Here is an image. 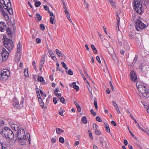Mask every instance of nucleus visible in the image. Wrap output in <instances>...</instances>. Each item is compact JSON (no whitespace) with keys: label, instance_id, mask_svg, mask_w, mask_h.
Instances as JSON below:
<instances>
[{"label":"nucleus","instance_id":"f257e3e1","mask_svg":"<svg viewBox=\"0 0 149 149\" xmlns=\"http://www.w3.org/2000/svg\"><path fill=\"white\" fill-rule=\"evenodd\" d=\"M3 136L6 139L11 140L14 137V135L13 131L7 127H5L3 128L0 132Z\"/></svg>","mask_w":149,"mask_h":149},{"label":"nucleus","instance_id":"f03ea898","mask_svg":"<svg viewBox=\"0 0 149 149\" xmlns=\"http://www.w3.org/2000/svg\"><path fill=\"white\" fill-rule=\"evenodd\" d=\"M148 87L143 84L138 85L137 89L142 94L143 96L147 98L149 97V89Z\"/></svg>","mask_w":149,"mask_h":149},{"label":"nucleus","instance_id":"7ed1b4c3","mask_svg":"<svg viewBox=\"0 0 149 149\" xmlns=\"http://www.w3.org/2000/svg\"><path fill=\"white\" fill-rule=\"evenodd\" d=\"M133 5V8L137 13L139 14L141 13L142 6L140 0H134Z\"/></svg>","mask_w":149,"mask_h":149},{"label":"nucleus","instance_id":"20e7f679","mask_svg":"<svg viewBox=\"0 0 149 149\" xmlns=\"http://www.w3.org/2000/svg\"><path fill=\"white\" fill-rule=\"evenodd\" d=\"M17 137L18 139L22 138L23 137L24 138L27 137L28 138L29 144H31V138L30 135L29 133H27L26 135L25 133V132L23 129H19L17 130V132L16 134Z\"/></svg>","mask_w":149,"mask_h":149},{"label":"nucleus","instance_id":"39448f33","mask_svg":"<svg viewBox=\"0 0 149 149\" xmlns=\"http://www.w3.org/2000/svg\"><path fill=\"white\" fill-rule=\"evenodd\" d=\"M135 25L136 30L138 31H140L139 29L141 30L143 29L147 26L139 19H136L135 22Z\"/></svg>","mask_w":149,"mask_h":149},{"label":"nucleus","instance_id":"423d86ee","mask_svg":"<svg viewBox=\"0 0 149 149\" xmlns=\"http://www.w3.org/2000/svg\"><path fill=\"white\" fill-rule=\"evenodd\" d=\"M10 75L9 70L7 69H4L2 70L0 74V79L3 81H6Z\"/></svg>","mask_w":149,"mask_h":149},{"label":"nucleus","instance_id":"0eeeda50","mask_svg":"<svg viewBox=\"0 0 149 149\" xmlns=\"http://www.w3.org/2000/svg\"><path fill=\"white\" fill-rule=\"evenodd\" d=\"M3 45L4 47L8 49L9 52L13 49L14 47V44L12 40L10 39L7 40H5L3 41Z\"/></svg>","mask_w":149,"mask_h":149},{"label":"nucleus","instance_id":"6e6552de","mask_svg":"<svg viewBox=\"0 0 149 149\" xmlns=\"http://www.w3.org/2000/svg\"><path fill=\"white\" fill-rule=\"evenodd\" d=\"M9 53L6 51V50L3 48L2 49V51L1 53V57L2 58V62H3L6 61L8 56H9Z\"/></svg>","mask_w":149,"mask_h":149},{"label":"nucleus","instance_id":"1a4fd4ad","mask_svg":"<svg viewBox=\"0 0 149 149\" xmlns=\"http://www.w3.org/2000/svg\"><path fill=\"white\" fill-rule=\"evenodd\" d=\"M99 139L101 147H102L104 149H107L108 146L107 145L106 141H104L103 137H99Z\"/></svg>","mask_w":149,"mask_h":149},{"label":"nucleus","instance_id":"9d476101","mask_svg":"<svg viewBox=\"0 0 149 149\" xmlns=\"http://www.w3.org/2000/svg\"><path fill=\"white\" fill-rule=\"evenodd\" d=\"M17 139L19 144L22 145H24L26 144V143L29 142L28 138L27 137Z\"/></svg>","mask_w":149,"mask_h":149},{"label":"nucleus","instance_id":"9b49d317","mask_svg":"<svg viewBox=\"0 0 149 149\" xmlns=\"http://www.w3.org/2000/svg\"><path fill=\"white\" fill-rule=\"evenodd\" d=\"M130 78L132 80L136 82L137 80V75L136 73L133 70H132L130 72Z\"/></svg>","mask_w":149,"mask_h":149},{"label":"nucleus","instance_id":"f8f14e48","mask_svg":"<svg viewBox=\"0 0 149 149\" xmlns=\"http://www.w3.org/2000/svg\"><path fill=\"white\" fill-rule=\"evenodd\" d=\"M7 8H5L4 6H3V8L5 9H6L10 14V15L12 14L13 13V11L11 8V2L9 1V2L7 3Z\"/></svg>","mask_w":149,"mask_h":149},{"label":"nucleus","instance_id":"ddd939ff","mask_svg":"<svg viewBox=\"0 0 149 149\" xmlns=\"http://www.w3.org/2000/svg\"><path fill=\"white\" fill-rule=\"evenodd\" d=\"M13 105L15 107L18 109L19 108V104L17 98L14 97L13 100Z\"/></svg>","mask_w":149,"mask_h":149},{"label":"nucleus","instance_id":"4468645a","mask_svg":"<svg viewBox=\"0 0 149 149\" xmlns=\"http://www.w3.org/2000/svg\"><path fill=\"white\" fill-rule=\"evenodd\" d=\"M5 22L2 21L0 22V31L3 32L6 30V28L7 27Z\"/></svg>","mask_w":149,"mask_h":149},{"label":"nucleus","instance_id":"2eb2a0df","mask_svg":"<svg viewBox=\"0 0 149 149\" xmlns=\"http://www.w3.org/2000/svg\"><path fill=\"white\" fill-rule=\"evenodd\" d=\"M6 33L8 36L10 38L13 35V33L10 29L9 28V27L8 26L6 28Z\"/></svg>","mask_w":149,"mask_h":149},{"label":"nucleus","instance_id":"dca6fc26","mask_svg":"<svg viewBox=\"0 0 149 149\" xmlns=\"http://www.w3.org/2000/svg\"><path fill=\"white\" fill-rule=\"evenodd\" d=\"M56 52L57 55L59 57H65V56L64 54L62 53L61 52L59 51L58 49H56Z\"/></svg>","mask_w":149,"mask_h":149},{"label":"nucleus","instance_id":"f3484780","mask_svg":"<svg viewBox=\"0 0 149 149\" xmlns=\"http://www.w3.org/2000/svg\"><path fill=\"white\" fill-rule=\"evenodd\" d=\"M49 53L52 59L55 61H57V59L55 56H52V55H54V53L52 50H49Z\"/></svg>","mask_w":149,"mask_h":149},{"label":"nucleus","instance_id":"a211bd4d","mask_svg":"<svg viewBox=\"0 0 149 149\" xmlns=\"http://www.w3.org/2000/svg\"><path fill=\"white\" fill-rule=\"evenodd\" d=\"M104 125L105 126L104 127L105 131L107 132H110V129L109 126L108 124L106 123H104Z\"/></svg>","mask_w":149,"mask_h":149},{"label":"nucleus","instance_id":"6ab92c4d","mask_svg":"<svg viewBox=\"0 0 149 149\" xmlns=\"http://www.w3.org/2000/svg\"><path fill=\"white\" fill-rule=\"evenodd\" d=\"M38 102L41 108L42 109H43L44 108H47V107H44V103L43 102L42 100V99H38Z\"/></svg>","mask_w":149,"mask_h":149},{"label":"nucleus","instance_id":"aec40b11","mask_svg":"<svg viewBox=\"0 0 149 149\" xmlns=\"http://www.w3.org/2000/svg\"><path fill=\"white\" fill-rule=\"evenodd\" d=\"M116 18L117 19V25L118 27V31H119V24H120V18L119 17L118 15V13H116Z\"/></svg>","mask_w":149,"mask_h":149},{"label":"nucleus","instance_id":"412c9836","mask_svg":"<svg viewBox=\"0 0 149 149\" xmlns=\"http://www.w3.org/2000/svg\"><path fill=\"white\" fill-rule=\"evenodd\" d=\"M91 47L92 48V49L93 51V52L95 54H97V51L96 49V48L95 47L94 45H91Z\"/></svg>","mask_w":149,"mask_h":149},{"label":"nucleus","instance_id":"4be33fe9","mask_svg":"<svg viewBox=\"0 0 149 149\" xmlns=\"http://www.w3.org/2000/svg\"><path fill=\"white\" fill-rule=\"evenodd\" d=\"M56 133L57 134H61V133L64 132V131L61 129L57 128L56 129Z\"/></svg>","mask_w":149,"mask_h":149},{"label":"nucleus","instance_id":"5701e85b","mask_svg":"<svg viewBox=\"0 0 149 149\" xmlns=\"http://www.w3.org/2000/svg\"><path fill=\"white\" fill-rule=\"evenodd\" d=\"M20 47L21 48V49L22 48V45L21 44V45L20 44V42H19L17 45V53H19L20 52Z\"/></svg>","mask_w":149,"mask_h":149},{"label":"nucleus","instance_id":"b1692460","mask_svg":"<svg viewBox=\"0 0 149 149\" xmlns=\"http://www.w3.org/2000/svg\"><path fill=\"white\" fill-rule=\"evenodd\" d=\"M45 58L44 57L42 58L40 60V65L41 66H43L45 62Z\"/></svg>","mask_w":149,"mask_h":149},{"label":"nucleus","instance_id":"393cba45","mask_svg":"<svg viewBox=\"0 0 149 149\" xmlns=\"http://www.w3.org/2000/svg\"><path fill=\"white\" fill-rule=\"evenodd\" d=\"M3 16L4 17H5V19L6 20H8L9 18V16L8 15V14L7 13L5 12V14H3V13H2Z\"/></svg>","mask_w":149,"mask_h":149},{"label":"nucleus","instance_id":"a878e982","mask_svg":"<svg viewBox=\"0 0 149 149\" xmlns=\"http://www.w3.org/2000/svg\"><path fill=\"white\" fill-rule=\"evenodd\" d=\"M81 120L82 122L84 124L87 123V120L86 116H83V117L81 118Z\"/></svg>","mask_w":149,"mask_h":149},{"label":"nucleus","instance_id":"bb28decb","mask_svg":"<svg viewBox=\"0 0 149 149\" xmlns=\"http://www.w3.org/2000/svg\"><path fill=\"white\" fill-rule=\"evenodd\" d=\"M41 2L40 1H36L35 2V5L36 7H39L41 5Z\"/></svg>","mask_w":149,"mask_h":149},{"label":"nucleus","instance_id":"cd10ccee","mask_svg":"<svg viewBox=\"0 0 149 149\" xmlns=\"http://www.w3.org/2000/svg\"><path fill=\"white\" fill-rule=\"evenodd\" d=\"M24 73L25 76L26 77H28L29 76L28 73V70L27 69H25L24 70Z\"/></svg>","mask_w":149,"mask_h":149},{"label":"nucleus","instance_id":"c85d7f7f","mask_svg":"<svg viewBox=\"0 0 149 149\" xmlns=\"http://www.w3.org/2000/svg\"><path fill=\"white\" fill-rule=\"evenodd\" d=\"M54 19H55V15L54 16V17H50V23L52 24H53L54 23Z\"/></svg>","mask_w":149,"mask_h":149},{"label":"nucleus","instance_id":"c756f323","mask_svg":"<svg viewBox=\"0 0 149 149\" xmlns=\"http://www.w3.org/2000/svg\"><path fill=\"white\" fill-rule=\"evenodd\" d=\"M88 133H89V136L90 139L92 140H93V137L91 133V131L90 130H89L88 132Z\"/></svg>","mask_w":149,"mask_h":149},{"label":"nucleus","instance_id":"7c9ffc66","mask_svg":"<svg viewBox=\"0 0 149 149\" xmlns=\"http://www.w3.org/2000/svg\"><path fill=\"white\" fill-rule=\"evenodd\" d=\"M38 81L42 82L44 80V78L41 76L39 77L38 78Z\"/></svg>","mask_w":149,"mask_h":149},{"label":"nucleus","instance_id":"2f4dec72","mask_svg":"<svg viewBox=\"0 0 149 149\" xmlns=\"http://www.w3.org/2000/svg\"><path fill=\"white\" fill-rule=\"evenodd\" d=\"M94 104L96 109H97V102L96 99H94Z\"/></svg>","mask_w":149,"mask_h":149},{"label":"nucleus","instance_id":"473e14b6","mask_svg":"<svg viewBox=\"0 0 149 149\" xmlns=\"http://www.w3.org/2000/svg\"><path fill=\"white\" fill-rule=\"evenodd\" d=\"M36 16L38 20L40 21L41 20L42 16L39 14L36 13Z\"/></svg>","mask_w":149,"mask_h":149},{"label":"nucleus","instance_id":"72a5a7b5","mask_svg":"<svg viewBox=\"0 0 149 149\" xmlns=\"http://www.w3.org/2000/svg\"><path fill=\"white\" fill-rule=\"evenodd\" d=\"M138 58V56L137 55H136L134 59L133 62H132V64H134L137 61Z\"/></svg>","mask_w":149,"mask_h":149},{"label":"nucleus","instance_id":"f704fd0d","mask_svg":"<svg viewBox=\"0 0 149 149\" xmlns=\"http://www.w3.org/2000/svg\"><path fill=\"white\" fill-rule=\"evenodd\" d=\"M82 77L84 79V80L85 82L87 84H88V85H89V87H90V84H89V82L88 81V80L85 78V76H84V75L83 74H82Z\"/></svg>","mask_w":149,"mask_h":149},{"label":"nucleus","instance_id":"c9c22d12","mask_svg":"<svg viewBox=\"0 0 149 149\" xmlns=\"http://www.w3.org/2000/svg\"><path fill=\"white\" fill-rule=\"evenodd\" d=\"M40 29L43 31H44L45 29V26L43 24H40Z\"/></svg>","mask_w":149,"mask_h":149},{"label":"nucleus","instance_id":"e433bc0d","mask_svg":"<svg viewBox=\"0 0 149 149\" xmlns=\"http://www.w3.org/2000/svg\"><path fill=\"white\" fill-rule=\"evenodd\" d=\"M4 124V121L3 120L0 119V130L2 128L1 127Z\"/></svg>","mask_w":149,"mask_h":149},{"label":"nucleus","instance_id":"4c0bfd02","mask_svg":"<svg viewBox=\"0 0 149 149\" xmlns=\"http://www.w3.org/2000/svg\"><path fill=\"white\" fill-rule=\"evenodd\" d=\"M24 102V98L23 97H22L20 102V105L21 107H23V104Z\"/></svg>","mask_w":149,"mask_h":149},{"label":"nucleus","instance_id":"58836bf2","mask_svg":"<svg viewBox=\"0 0 149 149\" xmlns=\"http://www.w3.org/2000/svg\"><path fill=\"white\" fill-rule=\"evenodd\" d=\"M40 91L41 95L42 97H45L46 96V95L45 93H44L40 89Z\"/></svg>","mask_w":149,"mask_h":149},{"label":"nucleus","instance_id":"ea45409f","mask_svg":"<svg viewBox=\"0 0 149 149\" xmlns=\"http://www.w3.org/2000/svg\"><path fill=\"white\" fill-rule=\"evenodd\" d=\"M64 139L63 138L61 137L59 138V141L60 142L63 143L64 142Z\"/></svg>","mask_w":149,"mask_h":149},{"label":"nucleus","instance_id":"a19ab883","mask_svg":"<svg viewBox=\"0 0 149 149\" xmlns=\"http://www.w3.org/2000/svg\"><path fill=\"white\" fill-rule=\"evenodd\" d=\"M61 64L63 67L66 70V71L68 69V67H67L66 65L64 62H62Z\"/></svg>","mask_w":149,"mask_h":149},{"label":"nucleus","instance_id":"79ce46f5","mask_svg":"<svg viewBox=\"0 0 149 149\" xmlns=\"http://www.w3.org/2000/svg\"><path fill=\"white\" fill-rule=\"evenodd\" d=\"M96 120L100 122H102V120L99 116H97L96 117Z\"/></svg>","mask_w":149,"mask_h":149},{"label":"nucleus","instance_id":"37998d69","mask_svg":"<svg viewBox=\"0 0 149 149\" xmlns=\"http://www.w3.org/2000/svg\"><path fill=\"white\" fill-rule=\"evenodd\" d=\"M0 10L1 12L2 13H3V14H5V12L1 4H0Z\"/></svg>","mask_w":149,"mask_h":149},{"label":"nucleus","instance_id":"c03bdc74","mask_svg":"<svg viewBox=\"0 0 149 149\" xmlns=\"http://www.w3.org/2000/svg\"><path fill=\"white\" fill-rule=\"evenodd\" d=\"M98 127V126L95 123H93V128L94 130H96Z\"/></svg>","mask_w":149,"mask_h":149},{"label":"nucleus","instance_id":"a18cd8bd","mask_svg":"<svg viewBox=\"0 0 149 149\" xmlns=\"http://www.w3.org/2000/svg\"><path fill=\"white\" fill-rule=\"evenodd\" d=\"M90 112L91 114L94 116H95L96 115V113L94 112L93 109H91L90 110Z\"/></svg>","mask_w":149,"mask_h":149},{"label":"nucleus","instance_id":"49530a36","mask_svg":"<svg viewBox=\"0 0 149 149\" xmlns=\"http://www.w3.org/2000/svg\"><path fill=\"white\" fill-rule=\"evenodd\" d=\"M66 17H67V18L70 21V22H71V23H72L73 24V23L72 22V21L70 19V15L69 14H66Z\"/></svg>","mask_w":149,"mask_h":149},{"label":"nucleus","instance_id":"de8ad7c7","mask_svg":"<svg viewBox=\"0 0 149 149\" xmlns=\"http://www.w3.org/2000/svg\"><path fill=\"white\" fill-rule=\"evenodd\" d=\"M68 74L70 75H73V73L72 71L70 69H69L68 71Z\"/></svg>","mask_w":149,"mask_h":149},{"label":"nucleus","instance_id":"09e8293b","mask_svg":"<svg viewBox=\"0 0 149 149\" xmlns=\"http://www.w3.org/2000/svg\"><path fill=\"white\" fill-rule=\"evenodd\" d=\"M95 134L97 135H100L101 134V133L98 130H95Z\"/></svg>","mask_w":149,"mask_h":149},{"label":"nucleus","instance_id":"8fccbe9b","mask_svg":"<svg viewBox=\"0 0 149 149\" xmlns=\"http://www.w3.org/2000/svg\"><path fill=\"white\" fill-rule=\"evenodd\" d=\"M53 102L55 104L57 103V98L55 97H53Z\"/></svg>","mask_w":149,"mask_h":149},{"label":"nucleus","instance_id":"3c124183","mask_svg":"<svg viewBox=\"0 0 149 149\" xmlns=\"http://www.w3.org/2000/svg\"><path fill=\"white\" fill-rule=\"evenodd\" d=\"M65 99L63 97H62L60 98V102L63 104L65 103Z\"/></svg>","mask_w":149,"mask_h":149},{"label":"nucleus","instance_id":"603ef678","mask_svg":"<svg viewBox=\"0 0 149 149\" xmlns=\"http://www.w3.org/2000/svg\"><path fill=\"white\" fill-rule=\"evenodd\" d=\"M76 85V83L75 82H73L72 84H70L69 85L71 87L74 88L75 85Z\"/></svg>","mask_w":149,"mask_h":149},{"label":"nucleus","instance_id":"864d4df0","mask_svg":"<svg viewBox=\"0 0 149 149\" xmlns=\"http://www.w3.org/2000/svg\"><path fill=\"white\" fill-rule=\"evenodd\" d=\"M0 3L2 5H3V7L4 6H3L5 5V6H4L5 8V7H6V8H7V4L5 3V1H3V3H2V1L0 2Z\"/></svg>","mask_w":149,"mask_h":149},{"label":"nucleus","instance_id":"5fc2aeb1","mask_svg":"<svg viewBox=\"0 0 149 149\" xmlns=\"http://www.w3.org/2000/svg\"><path fill=\"white\" fill-rule=\"evenodd\" d=\"M111 56L113 59L114 61H116L117 60V58L115 55H114L113 56V55L111 54Z\"/></svg>","mask_w":149,"mask_h":149},{"label":"nucleus","instance_id":"6e6d98bb","mask_svg":"<svg viewBox=\"0 0 149 149\" xmlns=\"http://www.w3.org/2000/svg\"><path fill=\"white\" fill-rule=\"evenodd\" d=\"M109 84H110V86L111 87V89L112 90V91H114V88L112 84V83H111V81H110V82H109Z\"/></svg>","mask_w":149,"mask_h":149},{"label":"nucleus","instance_id":"4d7b16f0","mask_svg":"<svg viewBox=\"0 0 149 149\" xmlns=\"http://www.w3.org/2000/svg\"><path fill=\"white\" fill-rule=\"evenodd\" d=\"M74 89H75L77 91L79 89V86L77 85H75L74 87L73 88Z\"/></svg>","mask_w":149,"mask_h":149},{"label":"nucleus","instance_id":"13d9d810","mask_svg":"<svg viewBox=\"0 0 149 149\" xmlns=\"http://www.w3.org/2000/svg\"><path fill=\"white\" fill-rule=\"evenodd\" d=\"M36 42L38 43H40L41 42V39L39 38H37L36 39Z\"/></svg>","mask_w":149,"mask_h":149},{"label":"nucleus","instance_id":"bf43d9fd","mask_svg":"<svg viewBox=\"0 0 149 149\" xmlns=\"http://www.w3.org/2000/svg\"><path fill=\"white\" fill-rule=\"evenodd\" d=\"M44 8L46 10L48 11V10H49V7H47L46 5H44L43 6Z\"/></svg>","mask_w":149,"mask_h":149},{"label":"nucleus","instance_id":"052dcab7","mask_svg":"<svg viewBox=\"0 0 149 149\" xmlns=\"http://www.w3.org/2000/svg\"><path fill=\"white\" fill-rule=\"evenodd\" d=\"M129 36L130 38L132 39L134 37V34L133 33H131L130 34Z\"/></svg>","mask_w":149,"mask_h":149},{"label":"nucleus","instance_id":"680f3d73","mask_svg":"<svg viewBox=\"0 0 149 149\" xmlns=\"http://www.w3.org/2000/svg\"><path fill=\"white\" fill-rule=\"evenodd\" d=\"M96 58V60H97V61H98V62L99 63H101V61L100 60V57L99 56H97Z\"/></svg>","mask_w":149,"mask_h":149},{"label":"nucleus","instance_id":"e2e57ef3","mask_svg":"<svg viewBox=\"0 0 149 149\" xmlns=\"http://www.w3.org/2000/svg\"><path fill=\"white\" fill-rule=\"evenodd\" d=\"M111 123L114 126H116L117 125L116 124L114 120H112L111 122Z\"/></svg>","mask_w":149,"mask_h":149},{"label":"nucleus","instance_id":"0e129e2a","mask_svg":"<svg viewBox=\"0 0 149 149\" xmlns=\"http://www.w3.org/2000/svg\"><path fill=\"white\" fill-rule=\"evenodd\" d=\"M48 13H49L50 16L51 17L54 16V15L53 13L52 12L50 11V10H48Z\"/></svg>","mask_w":149,"mask_h":149},{"label":"nucleus","instance_id":"69168bd1","mask_svg":"<svg viewBox=\"0 0 149 149\" xmlns=\"http://www.w3.org/2000/svg\"><path fill=\"white\" fill-rule=\"evenodd\" d=\"M49 79L52 81L53 80V74H50L49 76Z\"/></svg>","mask_w":149,"mask_h":149},{"label":"nucleus","instance_id":"338daca9","mask_svg":"<svg viewBox=\"0 0 149 149\" xmlns=\"http://www.w3.org/2000/svg\"><path fill=\"white\" fill-rule=\"evenodd\" d=\"M51 142L52 143H54L56 142V140L55 139L53 138L51 139Z\"/></svg>","mask_w":149,"mask_h":149},{"label":"nucleus","instance_id":"774afa93","mask_svg":"<svg viewBox=\"0 0 149 149\" xmlns=\"http://www.w3.org/2000/svg\"><path fill=\"white\" fill-rule=\"evenodd\" d=\"M84 6H85V8L86 9H88V4L87 3H84Z\"/></svg>","mask_w":149,"mask_h":149}]
</instances>
